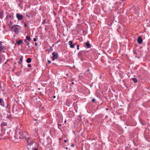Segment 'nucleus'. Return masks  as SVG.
<instances>
[{
    "instance_id": "16",
    "label": "nucleus",
    "mask_w": 150,
    "mask_h": 150,
    "mask_svg": "<svg viewBox=\"0 0 150 150\" xmlns=\"http://www.w3.org/2000/svg\"><path fill=\"white\" fill-rule=\"evenodd\" d=\"M2 103V100L1 99H0V104L1 105H2V104H1Z\"/></svg>"
},
{
    "instance_id": "30",
    "label": "nucleus",
    "mask_w": 150,
    "mask_h": 150,
    "mask_svg": "<svg viewBox=\"0 0 150 150\" xmlns=\"http://www.w3.org/2000/svg\"><path fill=\"white\" fill-rule=\"evenodd\" d=\"M71 84H74V82H72V83H71Z\"/></svg>"
},
{
    "instance_id": "19",
    "label": "nucleus",
    "mask_w": 150,
    "mask_h": 150,
    "mask_svg": "<svg viewBox=\"0 0 150 150\" xmlns=\"http://www.w3.org/2000/svg\"><path fill=\"white\" fill-rule=\"evenodd\" d=\"M77 49L78 50L79 49V45H77Z\"/></svg>"
},
{
    "instance_id": "25",
    "label": "nucleus",
    "mask_w": 150,
    "mask_h": 150,
    "mask_svg": "<svg viewBox=\"0 0 150 150\" xmlns=\"http://www.w3.org/2000/svg\"><path fill=\"white\" fill-rule=\"evenodd\" d=\"M10 23L11 25L12 24H13V22H11V21H10Z\"/></svg>"
},
{
    "instance_id": "33",
    "label": "nucleus",
    "mask_w": 150,
    "mask_h": 150,
    "mask_svg": "<svg viewBox=\"0 0 150 150\" xmlns=\"http://www.w3.org/2000/svg\"><path fill=\"white\" fill-rule=\"evenodd\" d=\"M89 69H88V70L87 71H89Z\"/></svg>"
},
{
    "instance_id": "5",
    "label": "nucleus",
    "mask_w": 150,
    "mask_h": 150,
    "mask_svg": "<svg viewBox=\"0 0 150 150\" xmlns=\"http://www.w3.org/2000/svg\"><path fill=\"white\" fill-rule=\"evenodd\" d=\"M72 44V41H69V44L70 46V47L71 48H73L74 46L76 45V44H74L73 45Z\"/></svg>"
},
{
    "instance_id": "35",
    "label": "nucleus",
    "mask_w": 150,
    "mask_h": 150,
    "mask_svg": "<svg viewBox=\"0 0 150 150\" xmlns=\"http://www.w3.org/2000/svg\"><path fill=\"white\" fill-rule=\"evenodd\" d=\"M34 120L35 121H37V120H36V119H35Z\"/></svg>"
},
{
    "instance_id": "18",
    "label": "nucleus",
    "mask_w": 150,
    "mask_h": 150,
    "mask_svg": "<svg viewBox=\"0 0 150 150\" xmlns=\"http://www.w3.org/2000/svg\"><path fill=\"white\" fill-rule=\"evenodd\" d=\"M46 150H50V148L47 147L46 149Z\"/></svg>"
},
{
    "instance_id": "10",
    "label": "nucleus",
    "mask_w": 150,
    "mask_h": 150,
    "mask_svg": "<svg viewBox=\"0 0 150 150\" xmlns=\"http://www.w3.org/2000/svg\"><path fill=\"white\" fill-rule=\"evenodd\" d=\"M86 46L87 47V48H89L90 47V45L88 42H87L86 43Z\"/></svg>"
},
{
    "instance_id": "17",
    "label": "nucleus",
    "mask_w": 150,
    "mask_h": 150,
    "mask_svg": "<svg viewBox=\"0 0 150 150\" xmlns=\"http://www.w3.org/2000/svg\"><path fill=\"white\" fill-rule=\"evenodd\" d=\"M95 101V99L94 98H93L92 100V102H94Z\"/></svg>"
},
{
    "instance_id": "36",
    "label": "nucleus",
    "mask_w": 150,
    "mask_h": 150,
    "mask_svg": "<svg viewBox=\"0 0 150 150\" xmlns=\"http://www.w3.org/2000/svg\"><path fill=\"white\" fill-rule=\"evenodd\" d=\"M68 149V148H67H67H66V149Z\"/></svg>"
},
{
    "instance_id": "32",
    "label": "nucleus",
    "mask_w": 150,
    "mask_h": 150,
    "mask_svg": "<svg viewBox=\"0 0 150 150\" xmlns=\"http://www.w3.org/2000/svg\"><path fill=\"white\" fill-rule=\"evenodd\" d=\"M24 25H25V27H26V24H24Z\"/></svg>"
},
{
    "instance_id": "1",
    "label": "nucleus",
    "mask_w": 150,
    "mask_h": 150,
    "mask_svg": "<svg viewBox=\"0 0 150 150\" xmlns=\"http://www.w3.org/2000/svg\"><path fill=\"white\" fill-rule=\"evenodd\" d=\"M21 133V131L20 130H17L16 132L15 137L16 139L22 138L24 136Z\"/></svg>"
},
{
    "instance_id": "27",
    "label": "nucleus",
    "mask_w": 150,
    "mask_h": 150,
    "mask_svg": "<svg viewBox=\"0 0 150 150\" xmlns=\"http://www.w3.org/2000/svg\"><path fill=\"white\" fill-rule=\"evenodd\" d=\"M36 46H37V44L36 42L35 44Z\"/></svg>"
},
{
    "instance_id": "26",
    "label": "nucleus",
    "mask_w": 150,
    "mask_h": 150,
    "mask_svg": "<svg viewBox=\"0 0 150 150\" xmlns=\"http://www.w3.org/2000/svg\"><path fill=\"white\" fill-rule=\"evenodd\" d=\"M58 125L59 126H61V124H59Z\"/></svg>"
},
{
    "instance_id": "8",
    "label": "nucleus",
    "mask_w": 150,
    "mask_h": 150,
    "mask_svg": "<svg viewBox=\"0 0 150 150\" xmlns=\"http://www.w3.org/2000/svg\"><path fill=\"white\" fill-rule=\"evenodd\" d=\"M2 43V42L0 41V52L4 50V49H5V47L4 46H1Z\"/></svg>"
},
{
    "instance_id": "14",
    "label": "nucleus",
    "mask_w": 150,
    "mask_h": 150,
    "mask_svg": "<svg viewBox=\"0 0 150 150\" xmlns=\"http://www.w3.org/2000/svg\"><path fill=\"white\" fill-rule=\"evenodd\" d=\"M2 125L4 126H6L7 124L6 123L3 122L2 123Z\"/></svg>"
},
{
    "instance_id": "4",
    "label": "nucleus",
    "mask_w": 150,
    "mask_h": 150,
    "mask_svg": "<svg viewBox=\"0 0 150 150\" xmlns=\"http://www.w3.org/2000/svg\"><path fill=\"white\" fill-rule=\"evenodd\" d=\"M30 36H27L26 37V39L24 40V41L25 42L27 43L28 45L30 44L29 42L27 41V40L28 41H30Z\"/></svg>"
},
{
    "instance_id": "2",
    "label": "nucleus",
    "mask_w": 150,
    "mask_h": 150,
    "mask_svg": "<svg viewBox=\"0 0 150 150\" xmlns=\"http://www.w3.org/2000/svg\"><path fill=\"white\" fill-rule=\"evenodd\" d=\"M21 28V27L18 25H14L12 27V28L16 34L19 33Z\"/></svg>"
},
{
    "instance_id": "9",
    "label": "nucleus",
    "mask_w": 150,
    "mask_h": 150,
    "mask_svg": "<svg viewBox=\"0 0 150 150\" xmlns=\"http://www.w3.org/2000/svg\"><path fill=\"white\" fill-rule=\"evenodd\" d=\"M22 42V41L21 40L16 41V43L18 45H20Z\"/></svg>"
},
{
    "instance_id": "13",
    "label": "nucleus",
    "mask_w": 150,
    "mask_h": 150,
    "mask_svg": "<svg viewBox=\"0 0 150 150\" xmlns=\"http://www.w3.org/2000/svg\"><path fill=\"white\" fill-rule=\"evenodd\" d=\"M3 13L2 11L0 10V18H1L3 16Z\"/></svg>"
},
{
    "instance_id": "34",
    "label": "nucleus",
    "mask_w": 150,
    "mask_h": 150,
    "mask_svg": "<svg viewBox=\"0 0 150 150\" xmlns=\"http://www.w3.org/2000/svg\"><path fill=\"white\" fill-rule=\"evenodd\" d=\"M40 88H38V90H40Z\"/></svg>"
},
{
    "instance_id": "23",
    "label": "nucleus",
    "mask_w": 150,
    "mask_h": 150,
    "mask_svg": "<svg viewBox=\"0 0 150 150\" xmlns=\"http://www.w3.org/2000/svg\"><path fill=\"white\" fill-rule=\"evenodd\" d=\"M33 40H34V41H36L37 40V39H36V38H34V39H33Z\"/></svg>"
},
{
    "instance_id": "15",
    "label": "nucleus",
    "mask_w": 150,
    "mask_h": 150,
    "mask_svg": "<svg viewBox=\"0 0 150 150\" xmlns=\"http://www.w3.org/2000/svg\"><path fill=\"white\" fill-rule=\"evenodd\" d=\"M23 61V59L22 58H21L20 59V60H19V63L20 64H21V63Z\"/></svg>"
},
{
    "instance_id": "28",
    "label": "nucleus",
    "mask_w": 150,
    "mask_h": 150,
    "mask_svg": "<svg viewBox=\"0 0 150 150\" xmlns=\"http://www.w3.org/2000/svg\"><path fill=\"white\" fill-rule=\"evenodd\" d=\"M64 142H65L66 143L67 142V140H64Z\"/></svg>"
},
{
    "instance_id": "6",
    "label": "nucleus",
    "mask_w": 150,
    "mask_h": 150,
    "mask_svg": "<svg viewBox=\"0 0 150 150\" xmlns=\"http://www.w3.org/2000/svg\"><path fill=\"white\" fill-rule=\"evenodd\" d=\"M52 54L53 56L52 59L53 60H54L57 58L58 56L57 54H56L54 52L52 53Z\"/></svg>"
},
{
    "instance_id": "31",
    "label": "nucleus",
    "mask_w": 150,
    "mask_h": 150,
    "mask_svg": "<svg viewBox=\"0 0 150 150\" xmlns=\"http://www.w3.org/2000/svg\"><path fill=\"white\" fill-rule=\"evenodd\" d=\"M39 93L40 94H42V93H41L42 92H39Z\"/></svg>"
},
{
    "instance_id": "12",
    "label": "nucleus",
    "mask_w": 150,
    "mask_h": 150,
    "mask_svg": "<svg viewBox=\"0 0 150 150\" xmlns=\"http://www.w3.org/2000/svg\"><path fill=\"white\" fill-rule=\"evenodd\" d=\"M132 79L134 82V83H136L137 81V79L135 78H133Z\"/></svg>"
},
{
    "instance_id": "22",
    "label": "nucleus",
    "mask_w": 150,
    "mask_h": 150,
    "mask_svg": "<svg viewBox=\"0 0 150 150\" xmlns=\"http://www.w3.org/2000/svg\"><path fill=\"white\" fill-rule=\"evenodd\" d=\"M28 66L29 67H31V65L30 64H28Z\"/></svg>"
},
{
    "instance_id": "11",
    "label": "nucleus",
    "mask_w": 150,
    "mask_h": 150,
    "mask_svg": "<svg viewBox=\"0 0 150 150\" xmlns=\"http://www.w3.org/2000/svg\"><path fill=\"white\" fill-rule=\"evenodd\" d=\"M31 61V59L30 58H28L27 60H26V62L28 63H30Z\"/></svg>"
},
{
    "instance_id": "20",
    "label": "nucleus",
    "mask_w": 150,
    "mask_h": 150,
    "mask_svg": "<svg viewBox=\"0 0 150 150\" xmlns=\"http://www.w3.org/2000/svg\"><path fill=\"white\" fill-rule=\"evenodd\" d=\"M47 62L49 64H50L51 62V61L49 60H48Z\"/></svg>"
},
{
    "instance_id": "3",
    "label": "nucleus",
    "mask_w": 150,
    "mask_h": 150,
    "mask_svg": "<svg viewBox=\"0 0 150 150\" xmlns=\"http://www.w3.org/2000/svg\"><path fill=\"white\" fill-rule=\"evenodd\" d=\"M16 17L19 20H21L23 18V16L22 15L19 13H17V14Z\"/></svg>"
},
{
    "instance_id": "21",
    "label": "nucleus",
    "mask_w": 150,
    "mask_h": 150,
    "mask_svg": "<svg viewBox=\"0 0 150 150\" xmlns=\"http://www.w3.org/2000/svg\"><path fill=\"white\" fill-rule=\"evenodd\" d=\"M2 61V59L1 57H0V64L1 63Z\"/></svg>"
},
{
    "instance_id": "29",
    "label": "nucleus",
    "mask_w": 150,
    "mask_h": 150,
    "mask_svg": "<svg viewBox=\"0 0 150 150\" xmlns=\"http://www.w3.org/2000/svg\"><path fill=\"white\" fill-rule=\"evenodd\" d=\"M56 98V96H53V98Z\"/></svg>"
},
{
    "instance_id": "7",
    "label": "nucleus",
    "mask_w": 150,
    "mask_h": 150,
    "mask_svg": "<svg viewBox=\"0 0 150 150\" xmlns=\"http://www.w3.org/2000/svg\"><path fill=\"white\" fill-rule=\"evenodd\" d=\"M142 41L143 40H142V39L141 37L139 36L138 37V39H137V41H138V43L139 44H141L142 42Z\"/></svg>"
},
{
    "instance_id": "24",
    "label": "nucleus",
    "mask_w": 150,
    "mask_h": 150,
    "mask_svg": "<svg viewBox=\"0 0 150 150\" xmlns=\"http://www.w3.org/2000/svg\"><path fill=\"white\" fill-rule=\"evenodd\" d=\"M71 146V147H73L74 146V144H72Z\"/></svg>"
}]
</instances>
